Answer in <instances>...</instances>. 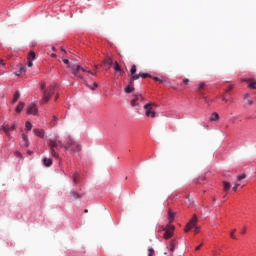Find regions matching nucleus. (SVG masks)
Returning <instances> with one entry per match:
<instances>
[{
  "label": "nucleus",
  "instance_id": "nucleus-1",
  "mask_svg": "<svg viewBox=\"0 0 256 256\" xmlns=\"http://www.w3.org/2000/svg\"><path fill=\"white\" fill-rule=\"evenodd\" d=\"M48 146L50 149V155L54 157V159H59V153H57L58 147H63L65 151H68L70 155H73L75 153H79L81 151V145L77 143L71 136H67L65 141L59 140V136H56L55 138H50L48 140Z\"/></svg>",
  "mask_w": 256,
  "mask_h": 256
},
{
  "label": "nucleus",
  "instance_id": "nucleus-2",
  "mask_svg": "<svg viewBox=\"0 0 256 256\" xmlns=\"http://www.w3.org/2000/svg\"><path fill=\"white\" fill-rule=\"evenodd\" d=\"M40 91L42 93L41 103L42 104L49 103V99H51V95L55 93V86L53 85L47 86L45 82H42L40 85Z\"/></svg>",
  "mask_w": 256,
  "mask_h": 256
},
{
  "label": "nucleus",
  "instance_id": "nucleus-3",
  "mask_svg": "<svg viewBox=\"0 0 256 256\" xmlns=\"http://www.w3.org/2000/svg\"><path fill=\"white\" fill-rule=\"evenodd\" d=\"M153 107H155V104L151 102L144 105L146 117H151L152 119H155V117L157 116V113L155 112V110H153Z\"/></svg>",
  "mask_w": 256,
  "mask_h": 256
},
{
  "label": "nucleus",
  "instance_id": "nucleus-4",
  "mask_svg": "<svg viewBox=\"0 0 256 256\" xmlns=\"http://www.w3.org/2000/svg\"><path fill=\"white\" fill-rule=\"evenodd\" d=\"M195 229V233H199V227L197 226V215H194L189 223L186 225L185 232L191 231V229Z\"/></svg>",
  "mask_w": 256,
  "mask_h": 256
},
{
  "label": "nucleus",
  "instance_id": "nucleus-5",
  "mask_svg": "<svg viewBox=\"0 0 256 256\" xmlns=\"http://www.w3.org/2000/svg\"><path fill=\"white\" fill-rule=\"evenodd\" d=\"M0 129L5 133L8 139H11V131H15V129H17V125L4 124L0 127Z\"/></svg>",
  "mask_w": 256,
  "mask_h": 256
},
{
  "label": "nucleus",
  "instance_id": "nucleus-6",
  "mask_svg": "<svg viewBox=\"0 0 256 256\" xmlns=\"http://www.w3.org/2000/svg\"><path fill=\"white\" fill-rule=\"evenodd\" d=\"M164 231V239H171L173 237V231H175V226L168 225Z\"/></svg>",
  "mask_w": 256,
  "mask_h": 256
},
{
  "label": "nucleus",
  "instance_id": "nucleus-7",
  "mask_svg": "<svg viewBox=\"0 0 256 256\" xmlns=\"http://www.w3.org/2000/svg\"><path fill=\"white\" fill-rule=\"evenodd\" d=\"M139 101H145V98L141 94L134 95V99L131 100V106L137 107L139 105Z\"/></svg>",
  "mask_w": 256,
  "mask_h": 256
},
{
  "label": "nucleus",
  "instance_id": "nucleus-8",
  "mask_svg": "<svg viewBox=\"0 0 256 256\" xmlns=\"http://www.w3.org/2000/svg\"><path fill=\"white\" fill-rule=\"evenodd\" d=\"M242 82L247 83L248 87L250 89H256V80L255 79H253V78H248V79L244 78V79H242Z\"/></svg>",
  "mask_w": 256,
  "mask_h": 256
},
{
  "label": "nucleus",
  "instance_id": "nucleus-9",
  "mask_svg": "<svg viewBox=\"0 0 256 256\" xmlns=\"http://www.w3.org/2000/svg\"><path fill=\"white\" fill-rule=\"evenodd\" d=\"M38 111L36 104H30L27 108L28 115H37Z\"/></svg>",
  "mask_w": 256,
  "mask_h": 256
},
{
  "label": "nucleus",
  "instance_id": "nucleus-10",
  "mask_svg": "<svg viewBox=\"0 0 256 256\" xmlns=\"http://www.w3.org/2000/svg\"><path fill=\"white\" fill-rule=\"evenodd\" d=\"M69 69L72 71L73 75H79V71H81L82 67L80 65L72 64L68 65Z\"/></svg>",
  "mask_w": 256,
  "mask_h": 256
},
{
  "label": "nucleus",
  "instance_id": "nucleus-11",
  "mask_svg": "<svg viewBox=\"0 0 256 256\" xmlns=\"http://www.w3.org/2000/svg\"><path fill=\"white\" fill-rule=\"evenodd\" d=\"M27 66L28 67H33V61H35V53L33 51H31L28 55L27 58Z\"/></svg>",
  "mask_w": 256,
  "mask_h": 256
},
{
  "label": "nucleus",
  "instance_id": "nucleus-12",
  "mask_svg": "<svg viewBox=\"0 0 256 256\" xmlns=\"http://www.w3.org/2000/svg\"><path fill=\"white\" fill-rule=\"evenodd\" d=\"M33 133L34 135H36V137H40L41 139H43L45 137V130L43 129H33Z\"/></svg>",
  "mask_w": 256,
  "mask_h": 256
},
{
  "label": "nucleus",
  "instance_id": "nucleus-13",
  "mask_svg": "<svg viewBox=\"0 0 256 256\" xmlns=\"http://www.w3.org/2000/svg\"><path fill=\"white\" fill-rule=\"evenodd\" d=\"M124 91L125 93H133V91H135V84L130 81Z\"/></svg>",
  "mask_w": 256,
  "mask_h": 256
},
{
  "label": "nucleus",
  "instance_id": "nucleus-14",
  "mask_svg": "<svg viewBox=\"0 0 256 256\" xmlns=\"http://www.w3.org/2000/svg\"><path fill=\"white\" fill-rule=\"evenodd\" d=\"M113 68H114V71H116V75L117 74L121 75L123 73V69H121V65H119L118 62L114 63Z\"/></svg>",
  "mask_w": 256,
  "mask_h": 256
},
{
  "label": "nucleus",
  "instance_id": "nucleus-15",
  "mask_svg": "<svg viewBox=\"0 0 256 256\" xmlns=\"http://www.w3.org/2000/svg\"><path fill=\"white\" fill-rule=\"evenodd\" d=\"M105 67H111V65H113V59L111 57H107L104 61H103Z\"/></svg>",
  "mask_w": 256,
  "mask_h": 256
},
{
  "label": "nucleus",
  "instance_id": "nucleus-16",
  "mask_svg": "<svg viewBox=\"0 0 256 256\" xmlns=\"http://www.w3.org/2000/svg\"><path fill=\"white\" fill-rule=\"evenodd\" d=\"M209 121H219V114L217 112H213L212 115L209 118Z\"/></svg>",
  "mask_w": 256,
  "mask_h": 256
},
{
  "label": "nucleus",
  "instance_id": "nucleus-17",
  "mask_svg": "<svg viewBox=\"0 0 256 256\" xmlns=\"http://www.w3.org/2000/svg\"><path fill=\"white\" fill-rule=\"evenodd\" d=\"M43 163L45 167H51V165H53V160H51V158H44Z\"/></svg>",
  "mask_w": 256,
  "mask_h": 256
},
{
  "label": "nucleus",
  "instance_id": "nucleus-18",
  "mask_svg": "<svg viewBox=\"0 0 256 256\" xmlns=\"http://www.w3.org/2000/svg\"><path fill=\"white\" fill-rule=\"evenodd\" d=\"M22 139L24 142V147H29V137L27 136V134H22Z\"/></svg>",
  "mask_w": 256,
  "mask_h": 256
},
{
  "label": "nucleus",
  "instance_id": "nucleus-19",
  "mask_svg": "<svg viewBox=\"0 0 256 256\" xmlns=\"http://www.w3.org/2000/svg\"><path fill=\"white\" fill-rule=\"evenodd\" d=\"M25 107V103L20 102L16 107V113H21L23 111V108Z\"/></svg>",
  "mask_w": 256,
  "mask_h": 256
},
{
  "label": "nucleus",
  "instance_id": "nucleus-20",
  "mask_svg": "<svg viewBox=\"0 0 256 256\" xmlns=\"http://www.w3.org/2000/svg\"><path fill=\"white\" fill-rule=\"evenodd\" d=\"M140 78H141V74H134L130 78V83H134L135 84V81H137V79H140Z\"/></svg>",
  "mask_w": 256,
  "mask_h": 256
},
{
  "label": "nucleus",
  "instance_id": "nucleus-21",
  "mask_svg": "<svg viewBox=\"0 0 256 256\" xmlns=\"http://www.w3.org/2000/svg\"><path fill=\"white\" fill-rule=\"evenodd\" d=\"M168 219H169V223H173L175 219V214L171 210L168 211Z\"/></svg>",
  "mask_w": 256,
  "mask_h": 256
},
{
  "label": "nucleus",
  "instance_id": "nucleus-22",
  "mask_svg": "<svg viewBox=\"0 0 256 256\" xmlns=\"http://www.w3.org/2000/svg\"><path fill=\"white\" fill-rule=\"evenodd\" d=\"M70 195H71V197H73V199H81V195H79V193H77L75 191H71Z\"/></svg>",
  "mask_w": 256,
  "mask_h": 256
},
{
  "label": "nucleus",
  "instance_id": "nucleus-23",
  "mask_svg": "<svg viewBox=\"0 0 256 256\" xmlns=\"http://www.w3.org/2000/svg\"><path fill=\"white\" fill-rule=\"evenodd\" d=\"M25 71H27V69L23 66H20V70L18 72H15V75L19 77V75H21V73H25Z\"/></svg>",
  "mask_w": 256,
  "mask_h": 256
},
{
  "label": "nucleus",
  "instance_id": "nucleus-24",
  "mask_svg": "<svg viewBox=\"0 0 256 256\" xmlns=\"http://www.w3.org/2000/svg\"><path fill=\"white\" fill-rule=\"evenodd\" d=\"M73 183L77 185L79 183V173H74L73 175Z\"/></svg>",
  "mask_w": 256,
  "mask_h": 256
},
{
  "label": "nucleus",
  "instance_id": "nucleus-25",
  "mask_svg": "<svg viewBox=\"0 0 256 256\" xmlns=\"http://www.w3.org/2000/svg\"><path fill=\"white\" fill-rule=\"evenodd\" d=\"M224 185V191H229V189H231V184L227 181L223 182Z\"/></svg>",
  "mask_w": 256,
  "mask_h": 256
},
{
  "label": "nucleus",
  "instance_id": "nucleus-26",
  "mask_svg": "<svg viewBox=\"0 0 256 256\" xmlns=\"http://www.w3.org/2000/svg\"><path fill=\"white\" fill-rule=\"evenodd\" d=\"M20 97H21V94L19 92H16L14 94L13 103H17Z\"/></svg>",
  "mask_w": 256,
  "mask_h": 256
},
{
  "label": "nucleus",
  "instance_id": "nucleus-27",
  "mask_svg": "<svg viewBox=\"0 0 256 256\" xmlns=\"http://www.w3.org/2000/svg\"><path fill=\"white\" fill-rule=\"evenodd\" d=\"M25 127L26 131H31V129H33V124H31V122H26Z\"/></svg>",
  "mask_w": 256,
  "mask_h": 256
},
{
  "label": "nucleus",
  "instance_id": "nucleus-28",
  "mask_svg": "<svg viewBox=\"0 0 256 256\" xmlns=\"http://www.w3.org/2000/svg\"><path fill=\"white\" fill-rule=\"evenodd\" d=\"M130 73H131V75H135V73H137V66L135 64L132 65Z\"/></svg>",
  "mask_w": 256,
  "mask_h": 256
},
{
  "label": "nucleus",
  "instance_id": "nucleus-29",
  "mask_svg": "<svg viewBox=\"0 0 256 256\" xmlns=\"http://www.w3.org/2000/svg\"><path fill=\"white\" fill-rule=\"evenodd\" d=\"M205 87H207V84H205L203 82L200 83L199 86H198V91H200V92L203 91V89H205Z\"/></svg>",
  "mask_w": 256,
  "mask_h": 256
},
{
  "label": "nucleus",
  "instance_id": "nucleus-30",
  "mask_svg": "<svg viewBox=\"0 0 256 256\" xmlns=\"http://www.w3.org/2000/svg\"><path fill=\"white\" fill-rule=\"evenodd\" d=\"M81 71H84L86 73H90V75H95V73L91 72V70L87 69V68H81Z\"/></svg>",
  "mask_w": 256,
  "mask_h": 256
},
{
  "label": "nucleus",
  "instance_id": "nucleus-31",
  "mask_svg": "<svg viewBox=\"0 0 256 256\" xmlns=\"http://www.w3.org/2000/svg\"><path fill=\"white\" fill-rule=\"evenodd\" d=\"M236 231H237L236 229L232 230L230 234L231 239H237V236H235Z\"/></svg>",
  "mask_w": 256,
  "mask_h": 256
},
{
  "label": "nucleus",
  "instance_id": "nucleus-32",
  "mask_svg": "<svg viewBox=\"0 0 256 256\" xmlns=\"http://www.w3.org/2000/svg\"><path fill=\"white\" fill-rule=\"evenodd\" d=\"M245 177H247V175L241 174V175L237 176V179H238V181H242V179H245Z\"/></svg>",
  "mask_w": 256,
  "mask_h": 256
},
{
  "label": "nucleus",
  "instance_id": "nucleus-33",
  "mask_svg": "<svg viewBox=\"0 0 256 256\" xmlns=\"http://www.w3.org/2000/svg\"><path fill=\"white\" fill-rule=\"evenodd\" d=\"M140 77H142V79H147V77H151V75L147 74V73H140Z\"/></svg>",
  "mask_w": 256,
  "mask_h": 256
},
{
  "label": "nucleus",
  "instance_id": "nucleus-34",
  "mask_svg": "<svg viewBox=\"0 0 256 256\" xmlns=\"http://www.w3.org/2000/svg\"><path fill=\"white\" fill-rule=\"evenodd\" d=\"M62 61H63V63H65V65H71V64H69V59H67V58H63L62 59Z\"/></svg>",
  "mask_w": 256,
  "mask_h": 256
},
{
  "label": "nucleus",
  "instance_id": "nucleus-35",
  "mask_svg": "<svg viewBox=\"0 0 256 256\" xmlns=\"http://www.w3.org/2000/svg\"><path fill=\"white\" fill-rule=\"evenodd\" d=\"M233 85H230L228 88H226V93H229V91H233Z\"/></svg>",
  "mask_w": 256,
  "mask_h": 256
},
{
  "label": "nucleus",
  "instance_id": "nucleus-36",
  "mask_svg": "<svg viewBox=\"0 0 256 256\" xmlns=\"http://www.w3.org/2000/svg\"><path fill=\"white\" fill-rule=\"evenodd\" d=\"M170 251H175V243H173V241L171 242V248H170Z\"/></svg>",
  "mask_w": 256,
  "mask_h": 256
},
{
  "label": "nucleus",
  "instance_id": "nucleus-37",
  "mask_svg": "<svg viewBox=\"0 0 256 256\" xmlns=\"http://www.w3.org/2000/svg\"><path fill=\"white\" fill-rule=\"evenodd\" d=\"M241 184H235L234 187L232 188L233 191H237L238 187H240Z\"/></svg>",
  "mask_w": 256,
  "mask_h": 256
},
{
  "label": "nucleus",
  "instance_id": "nucleus-38",
  "mask_svg": "<svg viewBox=\"0 0 256 256\" xmlns=\"http://www.w3.org/2000/svg\"><path fill=\"white\" fill-rule=\"evenodd\" d=\"M183 83H184L185 85H189V79L185 78V79L183 80Z\"/></svg>",
  "mask_w": 256,
  "mask_h": 256
},
{
  "label": "nucleus",
  "instance_id": "nucleus-39",
  "mask_svg": "<svg viewBox=\"0 0 256 256\" xmlns=\"http://www.w3.org/2000/svg\"><path fill=\"white\" fill-rule=\"evenodd\" d=\"M242 235H245V233H247V227H244L243 229H242Z\"/></svg>",
  "mask_w": 256,
  "mask_h": 256
},
{
  "label": "nucleus",
  "instance_id": "nucleus-40",
  "mask_svg": "<svg viewBox=\"0 0 256 256\" xmlns=\"http://www.w3.org/2000/svg\"><path fill=\"white\" fill-rule=\"evenodd\" d=\"M97 87H98L97 83H94V87L90 88V89H92V91H94V89H97Z\"/></svg>",
  "mask_w": 256,
  "mask_h": 256
},
{
  "label": "nucleus",
  "instance_id": "nucleus-41",
  "mask_svg": "<svg viewBox=\"0 0 256 256\" xmlns=\"http://www.w3.org/2000/svg\"><path fill=\"white\" fill-rule=\"evenodd\" d=\"M222 101H225V103H228L229 99L222 97Z\"/></svg>",
  "mask_w": 256,
  "mask_h": 256
},
{
  "label": "nucleus",
  "instance_id": "nucleus-42",
  "mask_svg": "<svg viewBox=\"0 0 256 256\" xmlns=\"http://www.w3.org/2000/svg\"><path fill=\"white\" fill-rule=\"evenodd\" d=\"M16 157H21V152H15Z\"/></svg>",
  "mask_w": 256,
  "mask_h": 256
},
{
  "label": "nucleus",
  "instance_id": "nucleus-43",
  "mask_svg": "<svg viewBox=\"0 0 256 256\" xmlns=\"http://www.w3.org/2000/svg\"><path fill=\"white\" fill-rule=\"evenodd\" d=\"M202 246H203V244H200L199 246H197L196 251H199V249H201Z\"/></svg>",
  "mask_w": 256,
  "mask_h": 256
},
{
  "label": "nucleus",
  "instance_id": "nucleus-44",
  "mask_svg": "<svg viewBox=\"0 0 256 256\" xmlns=\"http://www.w3.org/2000/svg\"><path fill=\"white\" fill-rule=\"evenodd\" d=\"M247 98H249V93H246V94L244 95V99H247Z\"/></svg>",
  "mask_w": 256,
  "mask_h": 256
},
{
  "label": "nucleus",
  "instance_id": "nucleus-45",
  "mask_svg": "<svg viewBox=\"0 0 256 256\" xmlns=\"http://www.w3.org/2000/svg\"><path fill=\"white\" fill-rule=\"evenodd\" d=\"M154 81H160V78L158 77H153Z\"/></svg>",
  "mask_w": 256,
  "mask_h": 256
},
{
  "label": "nucleus",
  "instance_id": "nucleus-46",
  "mask_svg": "<svg viewBox=\"0 0 256 256\" xmlns=\"http://www.w3.org/2000/svg\"><path fill=\"white\" fill-rule=\"evenodd\" d=\"M159 83H165V79L160 78Z\"/></svg>",
  "mask_w": 256,
  "mask_h": 256
},
{
  "label": "nucleus",
  "instance_id": "nucleus-47",
  "mask_svg": "<svg viewBox=\"0 0 256 256\" xmlns=\"http://www.w3.org/2000/svg\"><path fill=\"white\" fill-rule=\"evenodd\" d=\"M53 121H59V119L56 116H53Z\"/></svg>",
  "mask_w": 256,
  "mask_h": 256
},
{
  "label": "nucleus",
  "instance_id": "nucleus-48",
  "mask_svg": "<svg viewBox=\"0 0 256 256\" xmlns=\"http://www.w3.org/2000/svg\"><path fill=\"white\" fill-rule=\"evenodd\" d=\"M248 104L253 105V100H248Z\"/></svg>",
  "mask_w": 256,
  "mask_h": 256
},
{
  "label": "nucleus",
  "instance_id": "nucleus-49",
  "mask_svg": "<svg viewBox=\"0 0 256 256\" xmlns=\"http://www.w3.org/2000/svg\"><path fill=\"white\" fill-rule=\"evenodd\" d=\"M186 198L188 199L189 203H191V198H190V196L188 195Z\"/></svg>",
  "mask_w": 256,
  "mask_h": 256
},
{
  "label": "nucleus",
  "instance_id": "nucleus-50",
  "mask_svg": "<svg viewBox=\"0 0 256 256\" xmlns=\"http://www.w3.org/2000/svg\"><path fill=\"white\" fill-rule=\"evenodd\" d=\"M50 57H57V54H51Z\"/></svg>",
  "mask_w": 256,
  "mask_h": 256
},
{
  "label": "nucleus",
  "instance_id": "nucleus-51",
  "mask_svg": "<svg viewBox=\"0 0 256 256\" xmlns=\"http://www.w3.org/2000/svg\"><path fill=\"white\" fill-rule=\"evenodd\" d=\"M213 254H214V255H217V250H213Z\"/></svg>",
  "mask_w": 256,
  "mask_h": 256
},
{
  "label": "nucleus",
  "instance_id": "nucleus-52",
  "mask_svg": "<svg viewBox=\"0 0 256 256\" xmlns=\"http://www.w3.org/2000/svg\"><path fill=\"white\" fill-rule=\"evenodd\" d=\"M0 64L3 65V59H0Z\"/></svg>",
  "mask_w": 256,
  "mask_h": 256
},
{
  "label": "nucleus",
  "instance_id": "nucleus-53",
  "mask_svg": "<svg viewBox=\"0 0 256 256\" xmlns=\"http://www.w3.org/2000/svg\"><path fill=\"white\" fill-rule=\"evenodd\" d=\"M28 154H29V155H33V152H31V151H28Z\"/></svg>",
  "mask_w": 256,
  "mask_h": 256
},
{
  "label": "nucleus",
  "instance_id": "nucleus-54",
  "mask_svg": "<svg viewBox=\"0 0 256 256\" xmlns=\"http://www.w3.org/2000/svg\"><path fill=\"white\" fill-rule=\"evenodd\" d=\"M84 213H89V210L85 209V210H84Z\"/></svg>",
  "mask_w": 256,
  "mask_h": 256
},
{
  "label": "nucleus",
  "instance_id": "nucleus-55",
  "mask_svg": "<svg viewBox=\"0 0 256 256\" xmlns=\"http://www.w3.org/2000/svg\"><path fill=\"white\" fill-rule=\"evenodd\" d=\"M59 98V96L56 97V100Z\"/></svg>",
  "mask_w": 256,
  "mask_h": 256
},
{
  "label": "nucleus",
  "instance_id": "nucleus-56",
  "mask_svg": "<svg viewBox=\"0 0 256 256\" xmlns=\"http://www.w3.org/2000/svg\"><path fill=\"white\" fill-rule=\"evenodd\" d=\"M95 69H97V66H95Z\"/></svg>",
  "mask_w": 256,
  "mask_h": 256
}]
</instances>
